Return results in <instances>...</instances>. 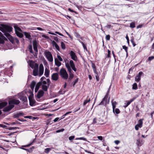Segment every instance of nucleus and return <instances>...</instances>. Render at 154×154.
<instances>
[{"mask_svg": "<svg viewBox=\"0 0 154 154\" xmlns=\"http://www.w3.org/2000/svg\"><path fill=\"white\" fill-rule=\"evenodd\" d=\"M13 28L11 26L4 25L1 24L0 26V30L2 32L4 35L8 38L12 40L11 36L9 34L12 30Z\"/></svg>", "mask_w": 154, "mask_h": 154, "instance_id": "f257e3e1", "label": "nucleus"}, {"mask_svg": "<svg viewBox=\"0 0 154 154\" xmlns=\"http://www.w3.org/2000/svg\"><path fill=\"white\" fill-rule=\"evenodd\" d=\"M60 73L61 77L63 79L65 80L67 79L68 75L65 69L63 68H61L60 70Z\"/></svg>", "mask_w": 154, "mask_h": 154, "instance_id": "f03ea898", "label": "nucleus"}, {"mask_svg": "<svg viewBox=\"0 0 154 154\" xmlns=\"http://www.w3.org/2000/svg\"><path fill=\"white\" fill-rule=\"evenodd\" d=\"M65 66L66 68L68 69V71L69 72V81H71V79L73 78L74 75L72 73V71L69 64L68 63H65Z\"/></svg>", "mask_w": 154, "mask_h": 154, "instance_id": "7ed1b4c3", "label": "nucleus"}, {"mask_svg": "<svg viewBox=\"0 0 154 154\" xmlns=\"http://www.w3.org/2000/svg\"><path fill=\"white\" fill-rule=\"evenodd\" d=\"M108 94L107 93L105 97L103 98L102 100L99 104V105H106V104L109 103V98H108Z\"/></svg>", "mask_w": 154, "mask_h": 154, "instance_id": "20e7f679", "label": "nucleus"}, {"mask_svg": "<svg viewBox=\"0 0 154 154\" xmlns=\"http://www.w3.org/2000/svg\"><path fill=\"white\" fill-rule=\"evenodd\" d=\"M44 54L48 60L50 62H52L53 57L51 52L49 51H45Z\"/></svg>", "mask_w": 154, "mask_h": 154, "instance_id": "39448f33", "label": "nucleus"}, {"mask_svg": "<svg viewBox=\"0 0 154 154\" xmlns=\"http://www.w3.org/2000/svg\"><path fill=\"white\" fill-rule=\"evenodd\" d=\"M38 65L37 63H35V66L33 68V74L35 76H36L38 75Z\"/></svg>", "mask_w": 154, "mask_h": 154, "instance_id": "423d86ee", "label": "nucleus"}, {"mask_svg": "<svg viewBox=\"0 0 154 154\" xmlns=\"http://www.w3.org/2000/svg\"><path fill=\"white\" fill-rule=\"evenodd\" d=\"M20 103V101L19 100L15 99H13L9 101L8 104H13V105H14V104L17 105L18 104Z\"/></svg>", "mask_w": 154, "mask_h": 154, "instance_id": "0eeeda50", "label": "nucleus"}, {"mask_svg": "<svg viewBox=\"0 0 154 154\" xmlns=\"http://www.w3.org/2000/svg\"><path fill=\"white\" fill-rule=\"evenodd\" d=\"M44 72V66L42 64H41L40 65L39 67L38 75L39 76H41Z\"/></svg>", "mask_w": 154, "mask_h": 154, "instance_id": "6e6552de", "label": "nucleus"}, {"mask_svg": "<svg viewBox=\"0 0 154 154\" xmlns=\"http://www.w3.org/2000/svg\"><path fill=\"white\" fill-rule=\"evenodd\" d=\"M9 105L5 107L3 109V111L5 112L9 111L11 110L14 107V105L13 104H9Z\"/></svg>", "mask_w": 154, "mask_h": 154, "instance_id": "1a4fd4ad", "label": "nucleus"}, {"mask_svg": "<svg viewBox=\"0 0 154 154\" xmlns=\"http://www.w3.org/2000/svg\"><path fill=\"white\" fill-rule=\"evenodd\" d=\"M68 63L69 64L70 67L72 68V69L75 72H76V69L75 68V65L72 60H70L69 61V63Z\"/></svg>", "mask_w": 154, "mask_h": 154, "instance_id": "9d476101", "label": "nucleus"}, {"mask_svg": "<svg viewBox=\"0 0 154 154\" xmlns=\"http://www.w3.org/2000/svg\"><path fill=\"white\" fill-rule=\"evenodd\" d=\"M143 74L142 71H140L137 75L135 78V81L137 82H138L140 80L141 76Z\"/></svg>", "mask_w": 154, "mask_h": 154, "instance_id": "9b49d317", "label": "nucleus"}, {"mask_svg": "<svg viewBox=\"0 0 154 154\" xmlns=\"http://www.w3.org/2000/svg\"><path fill=\"white\" fill-rule=\"evenodd\" d=\"M59 78L58 74L57 73H54L51 75V79L52 80L56 81Z\"/></svg>", "mask_w": 154, "mask_h": 154, "instance_id": "f8f14e48", "label": "nucleus"}, {"mask_svg": "<svg viewBox=\"0 0 154 154\" xmlns=\"http://www.w3.org/2000/svg\"><path fill=\"white\" fill-rule=\"evenodd\" d=\"M33 49L34 50L37 52H38V50L37 49V42L35 40H34L32 42Z\"/></svg>", "mask_w": 154, "mask_h": 154, "instance_id": "ddd939ff", "label": "nucleus"}, {"mask_svg": "<svg viewBox=\"0 0 154 154\" xmlns=\"http://www.w3.org/2000/svg\"><path fill=\"white\" fill-rule=\"evenodd\" d=\"M70 55L71 58L73 60L76 61L77 60V57L75 55V53L72 51H71L70 53Z\"/></svg>", "mask_w": 154, "mask_h": 154, "instance_id": "4468645a", "label": "nucleus"}, {"mask_svg": "<svg viewBox=\"0 0 154 154\" xmlns=\"http://www.w3.org/2000/svg\"><path fill=\"white\" fill-rule=\"evenodd\" d=\"M44 94V92L42 90H40L37 93L36 95L38 99H40L42 97Z\"/></svg>", "mask_w": 154, "mask_h": 154, "instance_id": "2eb2a0df", "label": "nucleus"}, {"mask_svg": "<svg viewBox=\"0 0 154 154\" xmlns=\"http://www.w3.org/2000/svg\"><path fill=\"white\" fill-rule=\"evenodd\" d=\"M29 105L31 106H33L35 105V101L32 97V96H29Z\"/></svg>", "mask_w": 154, "mask_h": 154, "instance_id": "dca6fc26", "label": "nucleus"}, {"mask_svg": "<svg viewBox=\"0 0 154 154\" xmlns=\"http://www.w3.org/2000/svg\"><path fill=\"white\" fill-rule=\"evenodd\" d=\"M0 43L3 44L4 42V40L6 39L5 37L3 35L2 33L0 32Z\"/></svg>", "mask_w": 154, "mask_h": 154, "instance_id": "f3484780", "label": "nucleus"}, {"mask_svg": "<svg viewBox=\"0 0 154 154\" xmlns=\"http://www.w3.org/2000/svg\"><path fill=\"white\" fill-rule=\"evenodd\" d=\"M11 38L12 39V40H11V39L9 38H8V39L12 43H14V42H16L17 43H19V41L17 38H14L12 37V36H11Z\"/></svg>", "mask_w": 154, "mask_h": 154, "instance_id": "a211bd4d", "label": "nucleus"}, {"mask_svg": "<svg viewBox=\"0 0 154 154\" xmlns=\"http://www.w3.org/2000/svg\"><path fill=\"white\" fill-rule=\"evenodd\" d=\"M41 85H42V82H39L37 84L35 89V92H37L40 86Z\"/></svg>", "mask_w": 154, "mask_h": 154, "instance_id": "6ab92c4d", "label": "nucleus"}, {"mask_svg": "<svg viewBox=\"0 0 154 154\" xmlns=\"http://www.w3.org/2000/svg\"><path fill=\"white\" fill-rule=\"evenodd\" d=\"M136 99L135 97H134L129 101H126L127 103L124 106L125 108L127 107L132 102Z\"/></svg>", "mask_w": 154, "mask_h": 154, "instance_id": "aec40b11", "label": "nucleus"}, {"mask_svg": "<svg viewBox=\"0 0 154 154\" xmlns=\"http://www.w3.org/2000/svg\"><path fill=\"white\" fill-rule=\"evenodd\" d=\"M23 34L25 36L26 38L29 39H30L31 38V36L29 32H23Z\"/></svg>", "mask_w": 154, "mask_h": 154, "instance_id": "412c9836", "label": "nucleus"}, {"mask_svg": "<svg viewBox=\"0 0 154 154\" xmlns=\"http://www.w3.org/2000/svg\"><path fill=\"white\" fill-rule=\"evenodd\" d=\"M143 119H140L138 121V124H137L136 125H137L140 128H141L142 126V124L143 123Z\"/></svg>", "mask_w": 154, "mask_h": 154, "instance_id": "4be33fe9", "label": "nucleus"}, {"mask_svg": "<svg viewBox=\"0 0 154 154\" xmlns=\"http://www.w3.org/2000/svg\"><path fill=\"white\" fill-rule=\"evenodd\" d=\"M24 115V114L22 112H20L18 113H17L15 114L14 116V117L15 118H18L19 117L21 116H23Z\"/></svg>", "mask_w": 154, "mask_h": 154, "instance_id": "5701e85b", "label": "nucleus"}, {"mask_svg": "<svg viewBox=\"0 0 154 154\" xmlns=\"http://www.w3.org/2000/svg\"><path fill=\"white\" fill-rule=\"evenodd\" d=\"M29 64L30 67L32 69L34 68L35 67V63L33 61H30L29 62H28Z\"/></svg>", "mask_w": 154, "mask_h": 154, "instance_id": "b1692460", "label": "nucleus"}, {"mask_svg": "<svg viewBox=\"0 0 154 154\" xmlns=\"http://www.w3.org/2000/svg\"><path fill=\"white\" fill-rule=\"evenodd\" d=\"M49 70L47 68L45 69L44 75L46 77H49Z\"/></svg>", "mask_w": 154, "mask_h": 154, "instance_id": "393cba45", "label": "nucleus"}, {"mask_svg": "<svg viewBox=\"0 0 154 154\" xmlns=\"http://www.w3.org/2000/svg\"><path fill=\"white\" fill-rule=\"evenodd\" d=\"M14 28L15 29V33L18 32L22 31V30L21 29L17 26H14Z\"/></svg>", "mask_w": 154, "mask_h": 154, "instance_id": "a878e982", "label": "nucleus"}, {"mask_svg": "<svg viewBox=\"0 0 154 154\" xmlns=\"http://www.w3.org/2000/svg\"><path fill=\"white\" fill-rule=\"evenodd\" d=\"M112 106L113 111V112H114L115 109L116 107V101H114L113 100L112 101Z\"/></svg>", "mask_w": 154, "mask_h": 154, "instance_id": "bb28decb", "label": "nucleus"}, {"mask_svg": "<svg viewBox=\"0 0 154 154\" xmlns=\"http://www.w3.org/2000/svg\"><path fill=\"white\" fill-rule=\"evenodd\" d=\"M54 60L56 65L58 67L60 66L61 65V63L58 61L57 59L55 58L54 59Z\"/></svg>", "mask_w": 154, "mask_h": 154, "instance_id": "cd10ccee", "label": "nucleus"}, {"mask_svg": "<svg viewBox=\"0 0 154 154\" xmlns=\"http://www.w3.org/2000/svg\"><path fill=\"white\" fill-rule=\"evenodd\" d=\"M36 85V82L35 81H32L30 84V87L31 89L33 90L34 88L35 85Z\"/></svg>", "mask_w": 154, "mask_h": 154, "instance_id": "c85d7f7f", "label": "nucleus"}, {"mask_svg": "<svg viewBox=\"0 0 154 154\" xmlns=\"http://www.w3.org/2000/svg\"><path fill=\"white\" fill-rule=\"evenodd\" d=\"M136 144L137 145L138 147H139L141 146L143 144V143L141 142H140V139H139L137 140Z\"/></svg>", "mask_w": 154, "mask_h": 154, "instance_id": "c756f323", "label": "nucleus"}, {"mask_svg": "<svg viewBox=\"0 0 154 154\" xmlns=\"http://www.w3.org/2000/svg\"><path fill=\"white\" fill-rule=\"evenodd\" d=\"M49 86H47L44 85H42V88L45 91H47Z\"/></svg>", "mask_w": 154, "mask_h": 154, "instance_id": "7c9ffc66", "label": "nucleus"}, {"mask_svg": "<svg viewBox=\"0 0 154 154\" xmlns=\"http://www.w3.org/2000/svg\"><path fill=\"white\" fill-rule=\"evenodd\" d=\"M7 104V103L6 102H3L0 103V109H2L3 107L5 106Z\"/></svg>", "mask_w": 154, "mask_h": 154, "instance_id": "2f4dec72", "label": "nucleus"}, {"mask_svg": "<svg viewBox=\"0 0 154 154\" xmlns=\"http://www.w3.org/2000/svg\"><path fill=\"white\" fill-rule=\"evenodd\" d=\"M21 32H19L16 33L17 35L20 38H22L23 36V35Z\"/></svg>", "mask_w": 154, "mask_h": 154, "instance_id": "473e14b6", "label": "nucleus"}, {"mask_svg": "<svg viewBox=\"0 0 154 154\" xmlns=\"http://www.w3.org/2000/svg\"><path fill=\"white\" fill-rule=\"evenodd\" d=\"M92 67L94 73H96L97 71L96 69V66L95 64L94 63H92Z\"/></svg>", "mask_w": 154, "mask_h": 154, "instance_id": "72a5a7b5", "label": "nucleus"}, {"mask_svg": "<svg viewBox=\"0 0 154 154\" xmlns=\"http://www.w3.org/2000/svg\"><path fill=\"white\" fill-rule=\"evenodd\" d=\"M88 97H87V98L86 100H85L83 103V105L84 106H85L87 103H88V102H89L90 101V99L89 98V99H88Z\"/></svg>", "mask_w": 154, "mask_h": 154, "instance_id": "f704fd0d", "label": "nucleus"}, {"mask_svg": "<svg viewBox=\"0 0 154 154\" xmlns=\"http://www.w3.org/2000/svg\"><path fill=\"white\" fill-rule=\"evenodd\" d=\"M95 74L96 78L97 81H99L100 79L99 74L97 72L96 73H94Z\"/></svg>", "mask_w": 154, "mask_h": 154, "instance_id": "c9c22d12", "label": "nucleus"}, {"mask_svg": "<svg viewBox=\"0 0 154 154\" xmlns=\"http://www.w3.org/2000/svg\"><path fill=\"white\" fill-rule=\"evenodd\" d=\"M28 48L29 51V52L31 53H33V50L32 49V45H30L29 46Z\"/></svg>", "mask_w": 154, "mask_h": 154, "instance_id": "e433bc0d", "label": "nucleus"}, {"mask_svg": "<svg viewBox=\"0 0 154 154\" xmlns=\"http://www.w3.org/2000/svg\"><path fill=\"white\" fill-rule=\"evenodd\" d=\"M123 49H124L126 53L127 56L128 55V47L125 46H122Z\"/></svg>", "mask_w": 154, "mask_h": 154, "instance_id": "4c0bfd02", "label": "nucleus"}, {"mask_svg": "<svg viewBox=\"0 0 154 154\" xmlns=\"http://www.w3.org/2000/svg\"><path fill=\"white\" fill-rule=\"evenodd\" d=\"M132 89L134 90H136L137 89V85L136 83H134L133 84Z\"/></svg>", "mask_w": 154, "mask_h": 154, "instance_id": "58836bf2", "label": "nucleus"}, {"mask_svg": "<svg viewBox=\"0 0 154 154\" xmlns=\"http://www.w3.org/2000/svg\"><path fill=\"white\" fill-rule=\"evenodd\" d=\"M135 23L134 22H132L130 24V27L132 28L135 27Z\"/></svg>", "mask_w": 154, "mask_h": 154, "instance_id": "ea45409f", "label": "nucleus"}, {"mask_svg": "<svg viewBox=\"0 0 154 154\" xmlns=\"http://www.w3.org/2000/svg\"><path fill=\"white\" fill-rule=\"evenodd\" d=\"M51 150V148H48L45 149V153H48L49 151Z\"/></svg>", "mask_w": 154, "mask_h": 154, "instance_id": "a19ab883", "label": "nucleus"}, {"mask_svg": "<svg viewBox=\"0 0 154 154\" xmlns=\"http://www.w3.org/2000/svg\"><path fill=\"white\" fill-rule=\"evenodd\" d=\"M76 140H83L85 141H86L87 140L84 137H79V138H77L75 139Z\"/></svg>", "mask_w": 154, "mask_h": 154, "instance_id": "79ce46f5", "label": "nucleus"}, {"mask_svg": "<svg viewBox=\"0 0 154 154\" xmlns=\"http://www.w3.org/2000/svg\"><path fill=\"white\" fill-rule=\"evenodd\" d=\"M111 54V52L109 50H108V54L106 56V58H109L110 57V55Z\"/></svg>", "mask_w": 154, "mask_h": 154, "instance_id": "37998d69", "label": "nucleus"}, {"mask_svg": "<svg viewBox=\"0 0 154 154\" xmlns=\"http://www.w3.org/2000/svg\"><path fill=\"white\" fill-rule=\"evenodd\" d=\"M19 128L17 127H11L8 128V129L9 130H11L12 129H19Z\"/></svg>", "mask_w": 154, "mask_h": 154, "instance_id": "c03bdc74", "label": "nucleus"}, {"mask_svg": "<svg viewBox=\"0 0 154 154\" xmlns=\"http://www.w3.org/2000/svg\"><path fill=\"white\" fill-rule=\"evenodd\" d=\"M61 47L63 49H65V44L63 42H61Z\"/></svg>", "mask_w": 154, "mask_h": 154, "instance_id": "a18cd8bd", "label": "nucleus"}, {"mask_svg": "<svg viewBox=\"0 0 154 154\" xmlns=\"http://www.w3.org/2000/svg\"><path fill=\"white\" fill-rule=\"evenodd\" d=\"M21 99L24 102H26L27 100V98L26 97H23L21 98Z\"/></svg>", "mask_w": 154, "mask_h": 154, "instance_id": "49530a36", "label": "nucleus"}, {"mask_svg": "<svg viewBox=\"0 0 154 154\" xmlns=\"http://www.w3.org/2000/svg\"><path fill=\"white\" fill-rule=\"evenodd\" d=\"M97 119L96 118H94L93 119V121L92 124H95L97 123Z\"/></svg>", "mask_w": 154, "mask_h": 154, "instance_id": "de8ad7c7", "label": "nucleus"}, {"mask_svg": "<svg viewBox=\"0 0 154 154\" xmlns=\"http://www.w3.org/2000/svg\"><path fill=\"white\" fill-rule=\"evenodd\" d=\"M131 42L132 44L133 47L135 46V45H136V44L134 43V39H131Z\"/></svg>", "mask_w": 154, "mask_h": 154, "instance_id": "09e8293b", "label": "nucleus"}, {"mask_svg": "<svg viewBox=\"0 0 154 154\" xmlns=\"http://www.w3.org/2000/svg\"><path fill=\"white\" fill-rule=\"evenodd\" d=\"M106 39L107 41L109 40L110 39V35H106Z\"/></svg>", "mask_w": 154, "mask_h": 154, "instance_id": "8fccbe9b", "label": "nucleus"}, {"mask_svg": "<svg viewBox=\"0 0 154 154\" xmlns=\"http://www.w3.org/2000/svg\"><path fill=\"white\" fill-rule=\"evenodd\" d=\"M115 112L117 114H119L120 112L118 108H116L115 109Z\"/></svg>", "mask_w": 154, "mask_h": 154, "instance_id": "3c124183", "label": "nucleus"}, {"mask_svg": "<svg viewBox=\"0 0 154 154\" xmlns=\"http://www.w3.org/2000/svg\"><path fill=\"white\" fill-rule=\"evenodd\" d=\"M75 136H71L69 137V139L70 140H73L75 138Z\"/></svg>", "mask_w": 154, "mask_h": 154, "instance_id": "603ef678", "label": "nucleus"}, {"mask_svg": "<svg viewBox=\"0 0 154 154\" xmlns=\"http://www.w3.org/2000/svg\"><path fill=\"white\" fill-rule=\"evenodd\" d=\"M57 57L60 61H63V60L62 58L61 57L60 55H58L57 56Z\"/></svg>", "mask_w": 154, "mask_h": 154, "instance_id": "864d4df0", "label": "nucleus"}, {"mask_svg": "<svg viewBox=\"0 0 154 154\" xmlns=\"http://www.w3.org/2000/svg\"><path fill=\"white\" fill-rule=\"evenodd\" d=\"M154 59V56H152L151 57H148V60H149L150 61V60H153Z\"/></svg>", "mask_w": 154, "mask_h": 154, "instance_id": "5fc2aeb1", "label": "nucleus"}, {"mask_svg": "<svg viewBox=\"0 0 154 154\" xmlns=\"http://www.w3.org/2000/svg\"><path fill=\"white\" fill-rule=\"evenodd\" d=\"M53 38L57 42H59L58 38L57 37L54 36Z\"/></svg>", "mask_w": 154, "mask_h": 154, "instance_id": "6e6d98bb", "label": "nucleus"}, {"mask_svg": "<svg viewBox=\"0 0 154 154\" xmlns=\"http://www.w3.org/2000/svg\"><path fill=\"white\" fill-rule=\"evenodd\" d=\"M78 81V79L77 78L74 81V84H73V86H74V85Z\"/></svg>", "mask_w": 154, "mask_h": 154, "instance_id": "4d7b16f0", "label": "nucleus"}, {"mask_svg": "<svg viewBox=\"0 0 154 154\" xmlns=\"http://www.w3.org/2000/svg\"><path fill=\"white\" fill-rule=\"evenodd\" d=\"M64 130V128H62L60 130H58L56 132L57 133L60 132H63Z\"/></svg>", "mask_w": 154, "mask_h": 154, "instance_id": "13d9d810", "label": "nucleus"}, {"mask_svg": "<svg viewBox=\"0 0 154 154\" xmlns=\"http://www.w3.org/2000/svg\"><path fill=\"white\" fill-rule=\"evenodd\" d=\"M52 44L53 46H55L57 44V43L55 42L54 41H53L52 42Z\"/></svg>", "mask_w": 154, "mask_h": 154, "instance_id": "bf43d9fd", "label": "nucleus"}, {"mask_svg": "<svg viewBox=\"0 0 154 154\" xmlns=\"http://www.w3.org/2000/svg\"><path fill=\"white\" fill-rule=\"evenodd\" d=\"M47 81L48 86H49L51 83L50 80L49 79H47Z\"/></svg>", "mask_w": 154, "mask_h": 154, "instance_id": "052dcab7", "label": "nucleus"}, {"mask_svg": "<svg viewBox=\"0 0 154 154\" xmlns=\"http://www.w3.org/2000/svg\"><path fill=\"white\" fill-rule=\"evenodd\" d=\"M32 143H33V142L29 144H28V145H25V146H23L24 147H27L29 146H31L32 144Z\"/></svg>", "mask_w": 154, "mask_h": 154, "instance_id": "680f3d73", "label": "nucleus"}, {"mask_svg": "<svg viewBox=\"0 0 154 154\" xmlns=\"http://www.w3.org/2000/svg\"><path fill=\"white\" fill-rule=\"evenodd\" d=\"M55 47V48H56V49L58 50V51H59L60 50V48L58 46L57 44L55 46H54Z\"/></svg>", "mask_w": 154, "mask_h": 154, "instance_id": "e2e57ef3", "label": "nucleus"}, {"mask_svg": "<svg viewBox=\"0 0 154 154\" xmlns=\"http://www.w3.org/2000/svg\"><path fill=\"white\" fill-rule=\"evenodd\" d=\"M42 82V84L45 85L47 84V82L45 81H43L41 82Z\"/></svg>", "mask_w": 154, "mask_h": 154, "instance_id": "0e129e2a", "label": "nucleus"}, {"mask_svg": "<svg viewBox=\"0 0 154 154\" xmlns=\"http://www.w3.org/2000/svg\"><path fill=\"white\" fill-rule=\"evenodd\" d=\"M0 127L4 128H5L7 127V126L4 125L0 124Z\"/></svg>", "mask_w": 154, "mask_h": 154, "instance_id": "69168bd1", "label": "nucleus"}, {"mask_svg": "<svg viewBox=\"0 0 154 154\" xmlns=\"http://www.w3.org/2000/svg\"><path fill=\"white\" fill-rule=\"evenodd\" d=\"M120 142V141L118 140H116L114 141L115 143L117 145Z\"/></svg>", "mask_w": 154, "mask_h": 154, "instance_id": "338daca9", "label": "nucleus"}, {"mask_svg": "<svg viewBox=\"0 0 154 154\" xmlns=\"http://www.w3.org/2000/svg\"><path fill=\"white\" fill-rule=\"evenodd\" d=\"M100 140H103V137L101 136H99L97 137Z\"/></svg>", "mask_w": 154, "mask_h": 154, "instance_id": "774afa93", "label": "nucleus"}]
</instances>
